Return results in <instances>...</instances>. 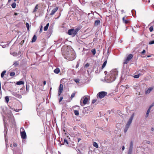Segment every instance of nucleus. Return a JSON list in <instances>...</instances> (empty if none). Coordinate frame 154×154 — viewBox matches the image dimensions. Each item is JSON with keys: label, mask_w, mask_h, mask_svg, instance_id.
Segmentation results:
<instances>
[{"label": "nucleus", "mask_w": 154, "mask_h": 154, "mask_svg": "<svg viewBox=\"0 0 154 154\" xmlns=\"http://www.w3.org/2000/svg\"><path fill=\"white\" fill-rule=\"evenodd\" d=\"M118 72L116 69H113L111 70L109 74L106 78L105 80L107 82L110 83L115 80L118 76Z\"/></svg>", "instance_id": "f257e3e1"}, {"label": "nucleus", "mask_w": 154, "mask_h": 154, "mask_svg": "<svg viewBox=\"0 0 154 154\" xmlns=\"http://www.w3.org/2000/svg\"><path fill=\"white\" fill-rule=\"evenodd\" d=\"M66 55V57H65V58L69 61H72L76 58L75 54L72 49L69 51H68Z\"/></svg>", "instance_id": "f03ea898"}, {"label": "nucleus", "mask_w": 154, "mask_h": 154, "mask_svg": "<svg viewBox=\"0 0 154 154\" xmlns=\"http://www.w3.org/2000/svg\"><path fill=\"white\" fill-rule=\"evenodd\" d=\"M78 30H79L77 29H69L68 31V33L69 35H72V37H74L77 34Z\"/></svg>", "instance_id": "7ed1b4c3"}, {"label": "nucleus", "mask_w": 154, "mask_h": 154, "mask_svg": "<svg viewBox=\"0 0 154 154\" xmlns=\"http://www.w3.org/2000/svg\"><path fill=\"white\" fill-rule=\"evenodd\" d=\"M107 94V92L105 91H101L99 92L97 95V98L102 99L105 97Z\"/></svg>", "instance_id": "20e7f679"}, {"label": "nucleus", "mask_w": 154, "mask_h": 154, "mask_svg": "<svg viewBox=\"0 0 154 154\" xmlns=\"http://www.w3.org/2000/svg\"><path fill=\"white\" fill-rule=\"evenodd\" d=\"M82 98H84V100H83V103L85 105L88 103V101L89 99V96H85L84 97H83L82 99L81 100Z\"/></svg>", "instance_id": "39448f33"}, {"label": "nucleus", "mask_w": 154, "mask_h": 154, "mask_svg": "<svg viewBox=\"0 0 154 154\" xmlns=\"http://www.w3.org/2000/svg\"><path fill=\"white\" fill-rule=\"evenodd\" d=\"M11 93L13 95L19 98H22V96L17 93L11 91Z\"/></svg>", "instance_id": "423d86ee"}, {"label": "nucleus", "mask_w": 154, "mask_h": 154, "mask_svg": "<svg viewBox=\"0 0 154 154\" xmlns=\"http://www.w3.org/2000/svg\"><path fill=\"white\" fill-rule=\"evenodd\" d=\"M63 90V85L60 84V85L58 91V96H60Z\"/></svg>", "instance_id": "0eeeda50"}, {"label": "nucleus", "mask_w": 154, "mask_h": 154, "mask_svg": "<svg viewBox=\"0 0 154 154\" xmlns=\"http://www.w3.org/2000/svg\"><path fill=\"white\" fill-rule=\"evenodd\" d=\"M7 124V123L5 122V121H4V125L5 127V140H6V136L7 134V131H8V128L6 126V124Z\"/></svg>", "instance_id": "6e6552de"}, {"label": "nucleus", "mask_w": 154, "mask_h": 154, "mask_svg": "<svg viewBox=\"0 0 154 154\" xmlns=\"http://www.w3.org/2000/svg\"><path fill=\"white\" fill-rule=\"evenodd\" d=\"M134 113H133L131 116V117L130 118V119H129L128 122L127 124V125H128L129 126H130L131 123L132 122V120H133V118L134 117Z\"/></svg>", "instance_id": "1a4fd4ad"}, {"label": "nucleus", "mask_w": 154, "mask_h": 154, "mask_svg": "<svg viewBox=\"0 0 154 154\" xmlns=\"http://www.w3.org/2000/svg\"><path fill=\"white\" fill-rule=\"evenodd\" d=\"M21 136L22 139H25L26 138V134L25 131H23L21 133Z\"/></svg>", "instance_id": "9d476101"}, {"label": "nucleus", "mask_w": 154, "mask_h": 154, "mask_svg": "<svg viewBox=\"0 0 154 154\" xmlns=\"http://www.w3.org/2000/svg\"><path fill=\"white\" fill-rule=\"evenodd\" d=\"M69 138H68V137H67V138H65L64 139V144H65L66 145L68 146V145L69 144L68 143V141L69 140H70Z\"/></svg>", "instance_id": "9b49d317"}, {"label": "nucleus", "mask_w": 154, "mask_h": 154, "mask_svg": "<svg viewBox=\"0 0 154 154\" xmlns=\"http://www.w3.org/2000/svg\"><path fill=\"white\" fill-rule=\"evenodd\" d=\"M58 9V7H56L55 8L53 9L51 11V13L50 14V15H53L54 13L57 11Z\"/></svg>", "instance_id": "f8f14e48"}, {"label": "nucleus", "mask_w": 154, "mask_h": 154, "mask_svg": "<svg viewBox=\"0 0 154 154\" xmlns=\"http://www.w3.org/2000/svg\"><path fill=\"white\" fill-rule=\"evenodd\" d=\"M153 87H149L146 91L145 93L146 94H149L153 90Z\"/></svg>", "instance_id": "ddd939ff"}, {"label": "nucleus", "mask_w": 154, "mask_h": 154, "mask_svg": "<svg viewBox=\"0 0 154 154\" xmlns=\"http://www.w3.org/2000/svg\"><path fill=\"white\" fill-rule=\"evenodd\" d=\"M133 55L132 54H129L127 57L126 58L128 60L130 61L131 59L133 57Z\"/></svg>", "instance_id": "4468645a"}, {"label": "nucleus", "mask_w": 154, "mask_h": 154, "mask_svg": "<svg viewBox=\"0 0 154 154\" xmlns=\"http://www.w3.org/2000/svg\"><path fill=\"white\" fill-rule=\"evenodd\" d=\"M100 23V20H96L94 23V26H97L99 25Z\"/></svg>", "instance_id": "2eb2a0df"}, {"label": "nucleus", "mask_w": 154, "mask_h": 154, "mask_svg": "<svg viewBox=\"0 0 154 154\" xmlns=\"http://www.w3.org/2000/svg\"><path fill=\"white\" fill-rule=\"evenodd\" d=\"M132 149H133V143L132 142H131L130 143V146L128 151H132Z\"/></svg>", "instance_id": "dca6fc26"}, {"label": "nucleus", "mask_w": 154, "mask_h": 154, "mask_svg": "<svg viewBox=\"0 0 154 154\" xmlns=\"http://www.w3.org/2000/svg\"><path fill=\"white\" fill-rule=\"evenodd\" d=\"M60 72V70L59 68H57L54 70V72L56 74H58Z\"/></svg>", "instance_id": "f3484780"}, {"label": "nucleus", "mask_w": 154, "mask_h": 154, "mask_svg": "<svg viewBox=\"0 0 154 154\" xmlns=\"http://www.w3.org/2000/svg\"><path fill=\"white\" fill-rule=\"evenodd\" d=\"M24 82L22 81H19L17 82L16 83V84L18 85H21L23 84Z\"/></svg>", "instance_id": "a211bd4d"}, {"label": "nucleus", "mask_w": 154, "mask_h": 154, "mask_svg": "<svg viewBox=\"0 0 154 154\" xmlns=\"http://www.w3.org/2000/svg\"><path fill=\"white\" fill-rule=\"evenodd\" d=\"M36 39H37L36 36L35 35H34L32 38V42H35L36 41Z\"/></svg>", "instance_id": "6ab92c4d"}, {"label": "nucleus", "mask_w": 154, "mask_h": 154, "mask_svg": "<svg viewBox=\"0 0 154 154\" xmlns=\"http://www.w3.org/2000/svg\"><path fill=\"white\" fill-rule=\"evenodd\" d=\"M150 109H151V108H150L149 107V109H148V110H147V112H146V118L148 116L149 113L150 112Z\"/></svg>", "instance_id": "aec40b11"}, {"label": "nucleus", "mask_w": 154, "mask_h": 154, "mask_svg": "<svg viewBox=\"0 0 154 154\" xmlns=\"http://www.w3.org/2000/svg\"><path fill=\"white\" fill-rule=\"evenodd\" d=\"M38 5H36L34 9H33V12L34 13L38 9Z\"/></svg>", "instance_id": "412c9836"}, {"label": "nucleus", "mask_w": 154, "mask_h": 154, "mask_svg": "<svg viewBox=\"0 0 154 154\" xmlns=\"http://www.w3.org/2000/svg\"><path fill=\"white\" fill-rule=\"evenodd\" d=\"M107 60H105L104 63H103V65H102V69H103L106 66V63H107Z\"/></svg>", "instance_id": "4be33fe9"}, {"label": "nucleus", "mask_w": 154, "mask_h": 154, "mask_svg": "<svg viewBox=\"0 0 154 154\" xmlns=\"http://www.w3.org/2000/svg\"><path fill=\"white\" fill-rule=\"evenodd\" d=\"M6 71L5 70H4L3 71L1 74V77L2 78H3L5 74L6 73Z\"/></svg>", "instance_id": "5701e85b"}, {"label": "nucleus", "mask_w": 154, "mask_h": 154, "mask_svg": "<svg viewBox=\"0 0 154 154\" xmlns=\"http://www.w3.org/2000/svg\"><path fill=\"white\" fill-rule=\"evenodd\" d=\"M125 17H123L122 18V20L123 22H124L125 24H127L128 23V21L125 19Z\"/></svg>", "instance_id": "b1692460"}, {"label": "nucleus", "mask_w": 154, "mask_h": 154, "mask_svg": "<svg viewBox=\"0 0 154 154\" xmlns=\"http://www.w3.org/2000/svg\"><path fill=\"white\" fill-rule=\"evenodd\" d=\"M16 3L15 2H14L12 4L11 7L13 8H16Z\"/></svg>", "instance_id": "393cba45"}, {"label": "nucleus", "mask_w": 154, "mask_h": 154, "mask_svg": "<svg viewBox=\"0 0 154 154\" xmlns=\"http://www.w3.org/2000/svg\"><path fill=\"white\" fill-rule=\"evenodd\" d=\"M75 114L76 116H78L79 114V111L77 110H75L74 111Z\"/></svg>", "instance_id": "a878e982"}, {"label": "nucleus", "mask_w": 154, "mask_h": 154, "mask_svg": "<svg viewBox=\"0 0 154 154\" xmlns=\"http://www.w3.org/2000/svg\"><path fill=\"white\" fill-rule=\"evenodd\" d=\"M93 146L96 148H98V145L97 143L95 142H94Z\"/></svg>", "instance_id": "bb28decb"}, {"label": "nucleus", "mask_w": 154, "mask_h": 154, "mask_svg": "<svg viewBox=\"0 0 154 154\" xmlns=\"http://www.w3.org/2000/svg\"><path fill=\"white\" fill-rule=\"evenodd\" d=\"M129 61L127 59H125V60L123 63L124 64H127L128 62Z\"/></svg>", "instance_id": "cd10ccee"}, {"label": "nucleus", "mask_w": 154, "mask_h": 154, "mask_svg": "<svg viewBox=\"0 0 154 154\" xmlns=\"http://www.w3.org/2000/svg\"><path fill=\"white\" fill-rule=\"evenodd\" d=\"M91 51L92 53H93V54L94 55H95V54L96 53V50H95V49H92L91 50Z\"/></svg>", "instance_id": "c85d7f7f"}, {"label": "nucleus", "mask_w": 154, "mask_h": 154, "mask_svg": "<svg viewBox=\"0 0 154 154\" xmlns=\"http://www.w3.org/2000/svg\"><path fill=\"white\" fill-rule=\"evenodd\" d=\"M5 100L6 102L7 103H8V101H9V100L8 97L6 96L5 97Z\"/></svg>", "instance_id": "c756f323"}, {"label": "nucleus", "mask_w": 154, "mask_h": 154, "mask_svg": "<svg viewBox=\"0 0 154 154\" xmlns=\"http://www.w3.org/2000/svg\"><path fill=\"white\" fill-rule=\"evenodd\" d=\"M15 73L14 72H12L10 73V75L11 76H14L15 75Z\"/></svg>", "instance_id": "7c9ffc66"}, {"label": "nucleus", "mask_w": 154, "mask_h": 154, "mask_svg": "<svg viewBox=\"0 0 154 154\" xmlns=\"http://www.w3.org/2000/svg\"><path fill=\"white\" fill-rule=\"evenodd\" d=\"M3 48H5L7 46H8L7 44V45H3V43H1L0 45Z\"/></svg>", "instance_id": "2f4dec72"}, {"label": "nucleus", "mask_w": 154, "mask_h": 154, "mask_svg": "<svg viewBox=\"0 0 154 154\" xmlns=\"http://www.w3.org/2000/svg\"><path fill=\"white\" fill-rule=\"evenodd\" d=\"M140 76V75L139 74H137L136 75H135L133 76L134 78L137 79L139 78Z\"/></svg>", "instance_id": "473e14b6"}, {"label": "nucleus", "mask_w": 154, "mask_h": 154, "mask_svg": "<svg viewBox=\"0 0 154 154\" xmlns=\"http://www.w3.org/2000/svg\"><path fill=\"white\" fill-rule=\"evenodd\" d=\"M12 55L14 56H17L18 55L17 53L13 52L12 53Z\"/></svg>", "instance_id": "72a5a7b5"}, {"label": "nucleus", "mask_w": 154, "mask_h": 154, "mask_svg": "<svg viewBox=\"0 0 154 154\" xmlns=\"http://www.w3.org/2000/svg\"><path fill=\"white\" fill-rule=\"evenodd\" d=\"M26 26L28 30L29 29V24L28 23H26Z\"/></svg>", "instance_id": "f704fd0d"}, {"label": "nucleus", "mask_w": 154, "mask_h": 154, "mask_svg": "<svg viewBox=\"0 0 154 154\" xmlns=\"http://www.w3.org/2000/svg\"><path fill=\"white\" fill-rule=\"evenodd\" d=\"M18 65V63L17 62H15L13 64V65L15 66H16Z\"/></svg>", "instance_id": "c9c22d12"}, {"label": "nucleus", "mask_w": 154, "mask_h": 154, "mask_svg": "<svg viewBox=\"0 0 154 154\" xmlns=\"http://www.w3.org/2000/svg\"><path fill=\"white\" fill-rule=\"evenodd\" d=\"M149 29L150 32H151L152 31L153 29V27L152 26H150L149 28Z\"/></svg>", "instance_id": "e433bc0d"}, {"label": "nucleus", "mask_w": 154, "mask_h": 154, "mask_svg": "<svg viewBox=\"0 0 154 154\" xmlns=\"http://www.w3.org/2000/svg\"><path fill=\"white\" fill-rule=\"evenodd\" d=\"M48 26H45L44 28V30L45 31H46L48 29Z\"/></svg>", "instance_id": "4c0bfd02"}, {"label": "nucleus", "mask_w": 154, "mask_h": 154, "mask_svg": "<svg viewBox=\"0 0 154 154\" xmlns=\"http://www.w3.org/2000/svg\"><path fill=\"white\" fill-rule=\"evenodd\" d=\"M154 44V40H153L151 41H150L149 42V44L150 45H152Z\"/></svg>", "instance_id": "58836bf2"}, {"label": "nucleus", "mask_w": 154, "mask_h": 154, "mask_svg": "<svg viewBox=\"0 0 154 154\" xmlns=\"http://www.w3.org/2000/svg\"><path fill=\"white\" fill-rule=\"evenodd\" d=\"M75 94L74 93H73L72 94L71 96V98L72 99L73 97H74L75 96Z\"/></svg>", "instance_id": "ea45409f"}, {"label": "nucleus", "mask_w": 154, "mask_h": 154, "mask_svg": "<svg viewBox=\"0 0 154 154\" xmlns=\"http://www.w3.org/2000/svg\"><path fill=\"white\" fill-rule=\"evenodd\" d=\"M74 81L76 83H78L79 82V79H76L74 80Z\"/></svg>", "instance_id": "a19ab883"}, {"label": "nucleus", "mask_w": 154, "mask_h": 154, "mask_svg": "<svg viewBox=\"0 0 154 154\" xmlns=\"http://www.w3.org/2000/svg\"><path fill=\"white\" fill-rule=\"evenodd\" d=\"M79 62H77V63L75 66L76 68H77L79 67Z\"/></svg>", "instance_id": "79ce46f5"}, {"label": "nucleus", "mask_w": 154, "mask_h": 154, "mask_svg": "<svg viewBox=\"0 0 154 154\" xmlns=\"http://www.w3.org/2000/svg\"><path fill=\"white\" fill-rule=\"evenodd\" d=\"M153 106H154V102L150 106L149 108H151Z\"/></svg>", "instance_id": "37998d69"}, {"label": "nucleus", "mask_w": 154, "mask_h": 154, "mask_svg": "<svg viewBox=\"0 0 154 154\" xmlns=\"http://www.w3.org/2000/svg\"><path fill=\"white\" fill-rule=\"evenodd\" d=\"M42 26H41V28L40 29L39 32H42Z\"/></svg>", "instance_id": "c03bdc74"}, {"label": "nucleus", "mask_w": 154, "mask_h": 154, "mask_svg": "<svg viewBox=\"0 0 154 154\" xmlns=\"http://www.w3.org/2000/svg\"><path fill=\"white\" fill-rule=\"evenodd\" d=\"M97 100H93L92 101V103H94Z\"/></svg>", "instance_id": "a18cd8bd"}, {"label": "nucleus", "mask_w": 154, "mask_h": 154, "mask_svg": "<svg viewBox=\"0 0 154 154\" xmlns=\"http://www.w3.org/2000/svg\"><path fill=\"white\" fill-rule=\"evenodd\" d=\"M128 129V128H125V129H124V132H125V133H126Z\"/></svg>", "instance_id": "49530a36"}, {"label": "nucleus", "mask_w": 154, "mask_h": 154, "mask_svg": "<svg viewBox=\"0 0 154 154\" xmlns=\"http://www.w3.org/2000/svg\"><path fill=\"white\" fill-rule=\"evenodd\" d=\"M63 99V97H60L59 99V102H61L62 100Z\"/></svg>", "instance_id": "de8ad7c7"}, {"label": "nucleus", "mask_w": 154, "mask_h": 154, "mask_svg": "<svg viewBox=\"0 0 154 154\" xmlns=\"http://www.w3.org/2000/svg\"><path fill=\"white\" fill-rule=\"evenodd\" d=\"M132 151H129L128 152V154H132Z\"/></svg>", "instance_id": "09e8293b"}, {"label": "nucleus", "mask_w": 154, "mask_h": 154, "mask_svg": "<svg viewBox=\"0 0 154 154\" xmlns=\"http://www.w3.org/2000/svg\"><path fill=\"white\" fill-rule=\"evenodd\" d=\"M89 66V64L88 63H87L85 65V66L86 67H88Z\"/></svg>", "instance_id": "8fccbe9b"}, {"label": "nucleus", "mask_w": 154, "mask_h": 154, "mask_svg": "<svg viewBox=\"0 0 154 154\" xmlns=\"http://www.w3.org/2000/svg\"><path fill=\"white\" fill-rule=\"evenodd\" d=\"M129 126H130L129 125L126 124L125 126V128L128 129V128H129Z\"/></svg>", "instance_id": "3c124183"}, {"label": "nucleus", "mask_w": 154, "mask_h": 154, "mask_svg": "<svg viewBox=\"0 0 154 154\" xmlns=\"http://www.w3.org/2000/svg\"><path fill=\"white\" fill-rule=\"evenodd\" d=\"M146 52V51L145 50H143L141 52L142 54H144Z\"/></svg>", "instance_id": "603ef678"}, {"label": "nucleus", "mask_w": 154, "mask_h": 154, "mask_svg": "<svg viewBox=\"0 0 154 154\" xmlns=\"http://www.w3.org/2000/svg\"><path fill=\"white\" fill-rule=\"evenodd\" d=\"M77 140L78 143H79L81 140V139L80 138H78Z\"/></svg>", "instance_id": "864d4df0"}, {"label": "nucleus", "mask_w": 154, "mask_h": 154, "mask_svg": "<svg viewBox=\"0 0 154 154\" xmlns=\"http://www.w3.org/2000/svg\"><path fill=\"white\" fill-rule=\"evenodd\" d=\"M125 87H126V89L128 88H129V86H128V85H126V86H125Z\"/></svg>", "instance_id": "5fc2aeb1"}, {"label": "nucleus", "mask_w": 154, "mask_h": 154, "mask_svg": "<svg viewBox=\"0 0 154 154\" xmlns=\"http://www.w3.org/2000/svg\"><path fill=\"white\" fill-rule=\"evenodd\" d=\"M13 146H17V144L15 143H14L13 144Z\"/></svg>", "instance_id": "6e6d98bb"}, {"label": "nucleus", "mask_w": 154, "mask_h": 154, "mask_svg": "<svg viewBox=\"0 0 154 154\" xmlns=\"http://www.w3.org/2000/svg\"><path fill=\"white\" fill-rule=\"evenodd\" d=\"M122 149L123 150H124L125 149V147L124 146H122Z\"/></svg>", "instance_id": "4d7b16f0"}, {"label": "nucleus", "mask_w": 154, "mask_h": 154, "mask_svg": "<svg viewBox=\"0 0 154 154\" xmlns=\"http://www.w3.org/2000/svg\"><path fill=\"white\" fill-rule=\"evenodd\" d=\"M46 81H45L43 82V84L44 85H45L46 84Z\"/></svg>", "instance_id": "13d9d810"}, {"label": "nucleus", "mask_w": 154, "mask_h": 154, "mask_svg": "<svg viewBox=\"0 0 154 154\" xmlns=\"http://www.w3.org/2000/svg\"><path fill=\"white\" fill-rule=\"evenodd\" d=\"M49 23H48L46 24V26H48V27L49 26Z\"/></svg>", "instance_id": "bf43d9fd"}, {"label": "nucleus", "mask_w": 154, "mask_h": 154, "mask_svg": "<svg viewBox=\"0 0 154 154\" xmlns=\"http://www.w3.org/2000/svg\"><path fill=\"white\" fill-rule=\"evenodd\" d=\"M26 91H29V89H28V88H27V85H26Z\"/></svg>", "instance_id": "052dcab7"}, {"label": "nucleus", "mask_w": 154, "mask_h": 154, "mask_svg": "<svg viewBox=\"0 0 154 154\" xmlns=\"http://www.w3.org/2000/svg\"><path fill=\"white\" fill-rule=\"evenodd\" d=\"M16 112H18L19 111V110L18 109H16V110H14Z\"/></svg>", "instance_id": "680f3d73"}, {"label": "nucleus", "mask_w": 154, "mask_h": 154, "mask_svg": "<svg viewBox=\"0 0 154 154\" xmlns=\"http://www.w3.org/2000/svg\"><path fill=\"white\" fill-rule=\"evenodd\" d=\"M154 130V128H151V131H153Z\"/></svg>", "instance_id": "e2e57ef3"}, {"label": "nucleus", "mask_w": 154, "mask_h": 154, "mask_svg": "<svg viewBox=\"0 0 154 154\" xmlns=\"http://www.w3.org/2000/svg\"><path fill=\"white\" fill-rule=\"evenodd\" d=\"M10 116H13V115L11 113H10Z\"/></svg>", "instance_id": "0e129e2a"}, {"label": "nucleus", "mask_w": 154, "mask_h": 154, "mask_svg": "<svg viewBox=\"0 0 154 154\" xmlns=\"http://www.w3.org/2000/svg\"><path fill=\"white\" fill-rule=\"evenodd\" d=\"M11 1V0H8V3H9Z\"/></svg>", "instance_id": "69168bd1"}, {"label": "nucleus", "mask_w": 154, "mask_h": 154, "mask_svg": "<svg viewBox=\"0 0 154 154\" xmlns=\"http://www.w3.org/2000/svg\"><path fill=\"white\" fill-rule=\"evenodd\" d=\"M14 15H17V13H14Z\"/></svg>", "instance_id": "338daca9"}, {"label": "nucleus", "mask_w": 154, "mask_h": 154, "mask_svg": "<svg viewBox=\"0 0 154 154\" xmlns=\"http://www.w3.org/2000/svg\"><path fill=\"white\" fill-rule=\"evenodd\" d=\"M147 143L149 144L150 143V141H147Z\"/></svg>", "instance_id": "774afa93"}]
</instances>
